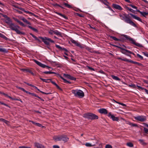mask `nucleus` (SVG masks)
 <instances>
[{
    "mask_svg": "<svg viewBox=\"0 0 148 148\" xmlns=\"http://www.w3.org/2000/svg\"><path fill=\"white\" fill-rule=\"evenodd\" d=\"M55 86L58 89L60 90H61V89L57 84Z\"/></svg>",
    "mask_w": 148,
    "mask_h": 148,
    "instance_id": "63",
    "label": "nucleus"
},
{
    "mask_svg": "<svg viewBox=\"0 0 148 148\" xmlns=\"http://www.w3.org/2000/svg\"><path fill=\"white\" fill-rule=\"evenodd\" d=\"M126 8L127 10H129V11H130L131 12H133V13H134V10H133V9H132L130 8H129V7H126Z\"/></svg>",
    "mask_w": 148,
    "mask_h": 148,
    "instance_id": "39",
    "label": "nucleus"
},
{
    "mask_svg": "<svg viewBox=\"0 0 148 148\" xmlns=\"http://www.w3.org/2000/svg\"><path fill=\"white\" fill-rule=\"evenodd\" d=\"M29 34L30 35H31L36 40L39 41V39L37 38L34 36V35H33V34H32L31 33H30Z\"/></svg>",
    "mask_w": 148,
    "mask_h": 148,
    "instance_id": "38",
    "label": "nucleus"
},
{
    "mask_svg": "<svg viewBox=\"0 0 148 148\" xmlns=\"http://www.w3.org/2000/svg\"><path fill=\"white\" fill-rule=\"evenodd\" d=\"M85 145L87 147H91L93 145H92L91 144L89 143H86L85 144Z\"/></svg>",
    "mask_w": 148,
    "mask_h": 148,
    "instance_id": "44",
    "label": "nucleus"
},
{
    "mask_svg": "<svg viewBox=\"0 0 148 148\" xmlns=\"http://www.w3.org/2000/svg\"><path fill=\"white\" fill-rule=\"evenodd\" d=\"M62 138V135L55 136L53 137V139L55 141H61Z\"/></svg>",
    "mask_w": 148,
    "mask_h": 148,
    "instance_id": "16",
    "label": "nucleus"
},
{
    "mask_svg": "<svg viewBox=\"0 0 148 148\" xmlns=\"http://www.w3.org/2000/svg\"><path fill=\"white\" fill-rule=\"evenodd\" d=\"M21 19L24 22L26 23L27 24L29 25H31V23L30 22L28 21L27 20L25 19L24 17H22L21 18Z\"/></svg>",
    "mask_w": 148,
    "mask_h": 148,
    "instance_id": "23",
    "label": "nucleus"
},
{
    "mask_svg": "<svg viewBox=\"0 0 148 148\" xmlns=\"http://www.w3.org/2000/svg\"><path fill=\"white\" fill-rule=\"evenodd\" d=\"M107 115L110 118L112 119V120L114 121H118L119 120V118L118 117H115L110 112Z\"/></svg>",
    "mask_w": 148,
    "mask_h": 148,
    "instance_id": "11",
    "label": "nucleus"
},
{
    "mask_svg": "<svg viewBox=\"0 0 148 148\" xmlns=\"http://www.w3.org/2000/svg\"><path fill=\"white\" fill-rule=\"evenodd\" d=\"M58 75H59V77H60L61 79H63L64 81V83H68V84H70L71 83V82H69L68 81H67V80H66V79H65L64 78L62 77V76H61V75H59L58 74Z\"/></svg>",
    "mask_w": 148,
    "mask_h": 148,
    "instance_id": "26",
    "label": "nucleus"
},
{
    "mask_svg": "<svg viewBox=\"0 0 148 148\" xmlns=\"http://www.w3.org/2000/svg\"><path fill=\"white\" fill-rule=\"evenodd\" d=\"M53 5L55 7H57V6H58L62 9L64 8L63 7L61 6V5H59L57 3L54 4Z\"/></svg>",
    "mask_w": 148,
    "mask_h": 148,
    "instance_id": "37",
    "label": "nucleus"
},
{
    "mask_svg": "<svg viewBox=\"0 0 148 148\" xmlns=\"http://www.w3.org/2000/svg\"><path fill=\"white\" fill-rule=\"evenodd\" d=\"M35 125L39 127H42V125L38 123H36Z\"/></svg>",
    "mask_w": 148,
    "mask_h": 148,
    "instance_id": "54",
    "label": "nucleus"
},
{
    "mask_svg": "<svg viewBox=\"0 0 148 148\" xmlns=\"http://www.w3.org/2000/svg\"><path fill=\"white\" fill-rule=\"evenodd\" d=\"M138 140L140 142V143L143 145H145L146 144V143L144 142V140L143 139H139Z\"/></svg>",
    "mask_w": 148,
    "mask_h": 148,
    "instance_id": "32",
    "label": "nucleus"
},
{
    "mask_svg": "<svg viewBox=\"0 0 148 148\" xmlns=\"http://www.w3.org/2000/svg\"><path fill=\"white\" fill-rule=\"evenodd\" d=\"M112 46H114V47H117L118 48H119L124 51H125V52H128L130 54H132L133 55H134V53H133L131 51L128 50H127L126 49H124L121 47H120L119 46H117V45H112Z\"/></svg>",
    "mask_w": 148,
    "mask_h": 148,
    "instance_id": "12",
    "label": "nucleus"
},
{
    "mask_svg": "<svg viewBox=\"0 0 148 148\" xmlns=\"http://www.w3.org/2000/svg\"><path fill=\"white\" fill-rule=\"evenodd\" d=\"M129 124L133 127H137L138 125L136 124H134L132 123H130Z\"/></svg>",
    "mask_w": 148,
    "mask_h": 148,
    "instance_id": "46",
    "label": "nucleus"
},
{
    "mask_svg": "<svg viewBox=\"0 0 148 148\" xmlns=\"http://www.w3.org/2000/svg\"><path fill=\"white\" fill-rule=\"evenodd\" d=\"M110 38H112L113 40L115 41H120V39L116 38V37L113 36H110Z\"/></svg>",
    "mask_w": 148,
    "mask_h": 148,
    "instance_id": "34",
    "label": "nucleus"
},
{
    "mask_svg": "<svg viewBox=\"0 0 148 148\" xmlns=\"http://www.w3.org/2000/svg\"><path fill=\"white\" fill-rule=\"evenodd\" d=\"M27 27L28 28H29L32 29V30H33V31H34L35 32H38V30L37 29L35 28H33L31 26L28 25L27 26Z\"/></svg>",
    "mask_w": 148,
    "mask_h": 148,
    "instance_id": "30",
    "label": "nucleus"
},
{
    "mask_svg": "<svg viewBox=\"0 0 148 148\" xmlns=\"http://www.w3.org/2000/svg\"><path fill=\"white\" fill-rule=\"evenodd\" d=\"M19 148H31L30 147H27L26 146H21L19 147Z\"/></svg>",
    "mask_w": 148,
    "mask_h": 148,
    "instance_id": "60",
    "label": "nucleus"
},
{
    "mask_svg": "<svg viewBox=\"0 0 148 148\" xmlns=\"http://www.w3.org/2000/svg\"><path fill=\"white\" fill-rule=\"evenodd\" d=\"M115 102L116 103H118L123 106H126V105L124 104V103H120V102H117V101H115Z\"/></svg>",
    "mask_w": 148,
    "mask_h": 148,
    "instance_id": "43",
    "label": "nucleus"
},
{
    "mask_svg": "<svg viewBox=\"0 0 148 148\" xmlns=\"http://www.w3.org/2000/svg\"><path fill=\"white\" fill-rule=\"evenodd\" d=\"M111 77L114 80L117 81H120V79L117 76H114V75H112Z\"/></svg>",
    "mask_w": 148,
    "mask_h": 148,
    "instance_id": "28",
    "label": "nucleus"
},
{
    "mask_svg": "<svg viewBox=\"0 0 148 148\" xmlns=\"http://www.w3.org/2000/svg\"><path fill=\"white\" fill-rule=\"evenodd\" d=\"M54 12L55 13L59 15L60 16L62 17H63V18H64L66 19H68V18H67V17H66L65 15H64L62 14L61 13L58 12Z\"/></svg>",
    "mask_w": 148,
    "mask_h": 148,
    "instance_id": "24",
    "label": "nucleus"
},
{
    "mask_svg": "<svg viewBox=\"0 0 148 148\" xmlns=\"http://www.w3.org/2000/svg\"><path fill=\"white\" fill-rule=\"evenodd\" d=\"M35 146L37 148H45L43 145L38 143H35Z\"/></svg>",
    "mask_w": 148,
    "mask_h": 148,
    "instance_id": "22",
    "label": "nucleus"
},
{
    "mask_svg": "<svg viewBox=\"0 0 148 148\" xmlns=\"http://www.w3.org/2000/svg\"><path fill=\"white\" fill-rule=\"evenodd\" d=\"M70 79L72 80L75 81L76 80V78L72 76H71L69 79Z\"/></svg>",
    "mask_w": 148,
    "mask_h": 148,
    "instance_id": "50",
    "label": "nucleus"
},
{
    "mask_svg": "<svg viewBox=\"0 0 148 148\" xmlns=\"http://www.w3.org/2000/svg\"><path fill=\"white\" fill-rule=\"evenodd\" d=\"M34 61L39 66L43 68H45L46 67L49 68V67L48 66H46V65L36 60H34Z\"/></svg>",
    "mask_w": 148,
    "mask_h": 148,
    "instance_id": "13",
    "label": "nucleus"
},
{
    "mask_svg": "<svg viewBox=\"0 0 148 148\" xmlns=\"http://www.w3.org/2000/svg\"><path fill=\"white\" fill-rule=\"evenodd\" d=\"M128 86L130 87H132L133 88H136V86L135 85L133 84H131L128 85Z\"/></svg>",
    "mask_w": 148,
    "mask_h": 148,
    "instance_id": "40",
    "label": "nucleus"
},
{
    "mask_svg": "<svg viewBox=\"0 0 148 148\" xmlns=\"http://www.w3.org/2000/svg\"><path fill=\"white\" fill-rule=\"evenodd\" d=\"M137 56L140 59L143 60V57L138 54H137Z\"/></svg>",
    "mask_w": 148,
    "mask_h": 148,
    "instance_id": "51",
    "label": "nucleus"
},
{
    "mask_svg": "<svg viewBox=\"0 0 148 148\" xmlns=\"http://www.w3.org/2000/svg\"><path fill=\"white\" fill-rule=\"evenodd\" d=\"M0 37L6 40L8 39V38L6 37L4 35L2 34L1 33H0Z\"/></svg>",
    "mask_w": 148,
    "mask_h": 148,
    "instance_id": "33",
    "label": "nucleus"
},
{
    "mask_svg": "<svg viewBox=\"0 0 148 148\" xmlns=\"http://www.w3.org/2000/svg\"><path fill=\"white\" fill-rule=\"evenodd\" d=\"M87 67L90 70H91L93 71H95V69L92 68L89 66H87Z\"/></svg>",
    "mask_w": 148,
    "mask_h": 148,
    "instance_id": "56",
    "label": "nucleus"
},
{
    "mask_svg": "<svg viewBox=\"0 0 148 148\" xmlns=\"http://www.w3.org/2000/svg\"><path fill=\"white\" fill-rule=\"evenodd\" d=\"M117 58L119 60H121L122 61H124L129 62L130 63H133L134 64H137L138 66H140L141 65H142V64L141 63H139L133 61L132 60H129L126 58H122L120 57H118V58Z\"/></svg>",
    "mask_w": 148,
    "mask_h": 148,
    "instance_id": "7",
    "label": "nucleus"
},
{
    "mask_svg": "<svg viewBox=\"0 0 148 148\" xmlns=\"http://www.w3.org/2000/svg\"><path fill=\"white\" fill-rule=\"evenodd\" d=\"M1 94H2L3 95H4L6 97H7L9 98L11 100L19 101H21V102H22V101L20 99H18L15 98H12L11 97L8 96V95H7V94H6L4 92H1Z\"/></svg>",
    "mask_w": 148,
    "mask_h": 148,
    "instance_id": "10",
    "label": "nucleus"
},
{
    "mask_svg": "<svg viewBox=\"0 0 148 148\" xmlns=\"http://www.w3.org/2000/svg\"><path fill=\"white\" fill-rule=\"evenodd\" d=\"M137 11L138 12H139L142 16L144 17H146V16L148 15V12H142L140 11L139 10H137Z\"/></svg>",
    "mask_w": 148,
    "mask_h": 148,
    "instance_id": "19",
    "label": "nucleus"
},
{
    "mask_svg": "<svg viewBox=\"0 0 148 148\" xmlns=\"http://www.w3.org/2000/svg\"><path fill=\"white\" fill-rule=\"evenodd\" d=\"M5 22L9 25V28L11 30L15 31L16 33L18 34L24 35L25 33L20 31L19 29L20 27L18 25H15L12 21L11 19L9 18H8L4 20Z\"/></svg>",
    "mask_w": 148,
    "mask_h": 148,
    "instance_id": "1",
    "label": "nucleus"
},
{
    "mask_svg": "<svg viewBox=\"0 0 148 148\" xmlns=\"http://www.w3.org/2000/svg\"><path fill=\"white\" fill-rule=\"evenodd\" d=\"M69 138L66 135H62L61 140L63 141L64 142H66L68 141Z\"/></svg>",
    "mask_w": 148,
    "mask_h": 148,
    "instance_id": "17",
    "label": "nucleus"
},
{
    "mask_svg": "<svg viewBox=\"0 0 148 148\" xmlns=\"http://www.w3.org/2000/svg\"><path fill=\"white\" fill-rule=\"evenodd\" d=\"M54 34H56L59 36H61L62 35L61 33L56 30H54Z\"/></svg>",
    "mask_w": 148,
    "mask_h": 148,
    "instance_id": "25",
    "label": "nucleus"
},
{
    "mask_svg": "<svg viewBox=\"0 0 148 148\" xmlns=\"http://www.w3.org/2000/svg\"><path fill=\"white\" fill-rule=\"evenodd\" d=\"M121 52H122V53H123V54H124L126 55H127V56H129L130 57H131V56L130 55H129V54H126L125 52L121 51Z\"/></svg>",
    "mask_w": 148,
    "mask_h": 148,
    "instance_id": "55",
    "label": "nucleus"
},
{
    "mask_svg": "<svg viewBox=\"0 0 148 148\" xmlns=\"http://www.w3.org/2000/svg\"><path fill=\"white\" fill-rule=\"evenodd\" d=\"M56 47L58 49H59L61 50H62V48L59 45H56Z\"/></svg>",
    "mask_w": 148,
    "mask_h": 148,
    "instance_id": "45",
    "label": "nucleus"
},
{
    "mask_svg": "<svg viewBox=\"0 0 148 148\" xmlns=\"http://www.w3.org/2000/svg\"><path fill=\"white\" fill-rule=\"evenodd\" d=\"M98 112L102 114H106L108 113L107 110L105 108L100 109L98 110Z\"/></svg>",
    "mask_w": 148,
    "mask_h": 148,
    "instance_id": "15",
    "label": "nucleus"
},
{
    "mask_svg": "<svg viewBox=\"0 0 148 148\" xmlns=\"http://www.w3.org/2000/svg\"><path fill=\"white\" fill-rule=\"evenodd\" d=\"M128 14L127 15L126 14H120L119 15L121 19L124 21L126 23H129L135 27H136V25L131 20L130 18L128 17Z\"/></svg>",
    "mask_w": 148,
    "mask_h": 148,
    "instance_id": "2",
    "label": "nucleus"
},
{
    "mask_svg": "<svg viewBox=\"0 0 148 148\" xmlns=\"http://www.w3.org/2000/svg\"><path fill=\"white\" fill-rule=\"evenodd\" d=\"M122 36L125 37L127 40H128L131 43L140 47H143L142 45L136 42L135 40L134 39L130 37V36L125 34H123Z\"/></svg>",
    "mask_w": 148,
    "mask_h": 148,
    "instance_id": "3",
    "label": "nucleus"
},
{
    "mask_svg": "<svg viewBox=\"0 0 148 148\" xmlns=\"http://www.w3.org/2000/svg\"><path fill=\"white\" fill-rule=\"evenodd\" d=\"M126 145L130 147H133V144L131 143H127Z\"/></svg>",
    "mask_w": 148,
    "mask_h": 148,
    "instance_id": "36",
    "label": "nucleus"
},
{
    "mask_svg": "<svg viewBox=\"0 0 148 148\" xmlns=\"http://www.w3.org/2000/svg\"><path fill=\"white\" fill-rule=\"evenodd\" d=\"M19 23V24L21 25V26H23V27H25V25H24V24L23 23H22V22L21 21H19V22H18V23Z\"/></svg>",
    "mask_w": 148,
    "mask_h": 148,
    "instance_id": "48",
    "label": "nucleus"
},
{
    "mask_svg": "<svg viewBox=\"0 0 148 148\" xmlns=\"http://www.w3.org/2000/svg\"><path fill=\"white\" fill-rule=\"evenodd\" d=\"M0 121L3 122L7 124H8L9 123V121L2 118H0Z\"/></svg>",
    "mask_w": 148,
    "mask_h": 148,
    "instance_id": "29",
    "label": "nucleus"
},
{
    "mask_svg": "<svg viewBox=\"0 0 148 148\" xmlns=\"http://www.w3.org/2000/svg\"><path fill=\"white\" fill-rule=\"evenodd\" d=\"M33 88H34L35 89H36L37 90L39 91V92H40L42 93L43 94H45V95H49V94H51V93L50 92H49L48 93H46L44 92L43 91H42L41 90H40L37 87L33 85V86L32 87Z\"/></svg>",
    "mask_w": 148,
    "mask_h": 148,
    "instance_id": "20",
    "label": "nucleus"
},
{
    "mask_svg": "<svg viewBox=\"0 0 148 148\" xmlns=\"http://www.w3.org/2000/svg\"><path fill=\"white\" fill-rule=\"evenodd\" d=\"M129 5V6H130L133 8H134L136 9H137V7L134 5H133L132 4H130Z\"/></svg>",
    "mask_w": 148,
    "mask_h": 148,
    "instance_id": "52",
    "label": "nucleus"
},
{
    "mask_svg": "<svg viewBox=\"0 0 148 148\" xmlns=\"http://www.w3.org/2000/svg\"><path fill=\"white\" fill-rule=\"evenodd\" d=\"M5 50V49H3L2 48H1L0 47V51L2 52H4Z\"/></svg>",
    "mask_w": 148,
    "mask_h": 148,
    "instance_id": "62",
    "label": "nucleus"
},
{
    "mask_svg": "<svg viewBox=\"0 0 148 148\" xmlns=\"http://www.w3.org/2000/svg\"><path fill=\"white\" fill-rule=\"evenodd\" d=\"M144 130L146 133H148V129L145 127L144 128Z\"/></svg>",
    "mask_w": 148,
    "mask_h": 148,
    "instance_id": "59",
    "label": "nucleus"
},
{
    "mask_svg": "<svg viewBox=\"0 0 148 148\" xmlns=\"http://www.w3.org/2000/svg\"><path fill=\"white\" fill-rule=\"evenodd\" d=\"M105 148H112V146L110 145H106L105 146Z\"/></svg>",
    "mask_w": 148,
    "mask_h": 148,
    "instance_id": "47",
    "label": "nucleus"
},
{
    "mask_svg": "<svg viewBox=\"0 0 148 148\" xmlns=\"http://www.w3.org/2000/svg\"><path fill=\"white\" fill-rule=\"evenodd\" d=\"M49 34H50L52 35L54 33V30H50L49 32Z\"/></svg>",
    "mask_w": 148,
    "mask_h": 148,
    "instance_id": "49",
    "label": "nucleus"
},
{
    "mask_svg": "<svg viewBox=\"0 0 148 148\" xmlns=\"http://www.w3.org/2000/svg\"><path fill=\"white\" fill-rule=\"evenodd\" d=\"M76 15L77 16H79L80 17H83L84 16V15H83L81 14H79V13H76Z\"/></svg>",
    "mask_w": 148,
    "mask_h": 148,
    "instance_id": "53",
    "label": "nucleus"
},
{
    "mask_svg": "<svg viewBox=\"0 0 148 148\" xmlns=\"http://www.w3.org/2000/svg\"><path fill=\"white\" fill-rule=\"evenodd\" d=\"M84 117L87 118L88 119H97L98 117L95 114L90 113H87L84 114Z\"/></svg>",
    "mask_w": 148,
    "mask_h": 148,
    "instance_id": "5",
    "label": "nucleus"
},
{
    "mask_svg": "<svg viewBox=\"0 0 148 148\" xmlns=\"http://www.w3.org/2000/svg\"><path fill=\"white\" fill-rule=\"evenodd\" d=\"M71 92L76 97L82 98L84 96V92L82 90H72Z\"/></svg>",
    "mask_w": 148,
    "mask_h": 148,
    "instance_id": "4",
    "label": "nucleus"
},
{
    "mask_svg": "<svg viewBox=\"0 0 148 148\" xmlns=\"http://www.w3.org/2000/svg\"><path fill=\"white\" fill-rule=\"evenodd\" d=\"M50 82H51L55 86L57 84L54 82L52 81L51 79V81H50Z\"/></svg>",
    "mask_w": 148,
    "mask_h": 148,
    "instance_id": "61",
    "label": "nucleus"
},
{
    "mask_svg": "<svg viewBox=\"0 0 148 148\" xmlns=\"http://www.w3.org/2000/svg\"><path fill=\"white\" fill-rule=\"evenodd\" d=\"M134 18L136 19L140 22H142L141 19L138 17L133 14L130 13L129 14Z\"/></svg>",
    "mask_w": 148,
    "mask_h": 148,
    "instance_id": "18",
    "label": "nucleus"
},
{
    "mask_svg": "<svg viewBox=\"0 0 148 148\" xmlns=\"http://www.w3.org/2000/svg\"><path fill=\"white\" fill-rule=\"evenodd\" d=\"M63 5H64L66 7L68 8H72V7L71 5L67 3L64 2L63 3Z\"/></svg>",
    "mask_w": 148,
    "mask_h": 148,
    "instance_id": "31",
    "label": "nucleus"
},
{
    "mask_svg": "<svg viewBox=\"0 0 148 148\" xmlns=\"http://www.w3.org/2000/svg\"><path fill=\"white\" fill-rule=\"evenodd\" d=\"M53 148H60L59 146L58 145H54L53 146Z\"/></svg>",
    "mask_w": 148,
    "mask_h": 148,
    "instance_id": "64",
    "label": "nucleus"
},
{
    "mask_svg": "<svg viewBox=\"0 0 148 148\" xmlns=\"http://www.w3.org/2000/svg\"><path fill=\"white\" fill-rule=\"evenodd\" d=\"M134 118L136 120L140 122L144 121L146 120V117L143 116H135Z\"/></svg>",
    "mask_w": 148,
    "mask_h": 148,
    "instance_id": "8",
    "label": "nucleus"
},
{
    "mask_svg": "<svg viewBox=\"0 0 148 148\" xmlns=\"http://www.w3.org/2000/svg\"><path fill=\"white\" fill-rule=\"evenodd\" d=\"M75 45L77 46L78 47L81 48H83V47L80 44L77 42L75 43Z\"/></svg>",
    "mask_w": 148,
    "mask_h": 148,
    "instance_id": "35",
    "label": "nucleus"
},
{
    "mask_svg": "<svg viewBox=\"0 0 148 148\" xmlns=\"http://www.w3.org/2000/svg\"><path fill=\"white\" fill-rule=\"evenodd\" d=\"M26 70L27 72L29 73L32 75H34V73H33V72L31 70L29 69H27Z\"/></svg>",
    "mask_w": 148,
    "mask_h": 148,
    "instance_id": "41",
    "label": "nucleus"
},
{
    "mask_svg": "<svg viewBox=\"0 0 148 148\" xmlns=\"http://www.w3.org/2000/svg\"><path fill=\"white\" fill-rule=\"evenodd\" d=\"M143 53L145 56L148 57V53L147 52H143Z\"/></svg>",
    "mask_w": 148,
    "mask_h": 148,
    "instance_id": "57",
    "label": "nucleus"
},
{
    "mask_svg": "<svg viewBox=\"0 0 148 148\" xmlns=\"http://www.w3.org/2000/svg\"><path fill=\"white\" fill-rule=\"evenodd\" d=\"M14 7H15L16 8H17L18 9H20V10H22V11L24 12L26 14H28L31 15H33V16H36V15H34L33 13H32L31 12H29L28 11H27L25 10V9L23 8H22L19 7H17L15 5H14Z\"/></svg>",
    "mask_w": 148,
    "mask_h": 148,
    "instance_id": "9",
    "label": "nucleus"
},
{
    "mask_svg": "<svg viewBox=\"0 0 148 148\" xmlns=\"http://www.w3.org/2000/svg\"><path fill=\"white\" fill-rule=\"evenodd\" d=\"M39 38L42 40V41L44 43L47 45H50V42L54 43L53 40H52L50 38H49L45 37L44 38L42 37H40Z\"/></svg>",
    "mask_w": 148,
    "mask_h": 148,
    "instance_id": "6",
    "label": "nucleus"
},
{
    "mask_svg": "<svg viewBox=\"0 0 148 148\" xmlns=\"http://www.w3.org/2000/svg\"><path fill=\"white\" fill-rule=\"evenodd\" d=\"M112 6L114 8L120 10H122L123 9V8L120 6L115 4H113Z\"/></svg>",
    "mask_w": 148,
    "mask_h": 148,
    "instance_id": "14",
    "label": "nucleus"
},
{
    "mask_svg": "<svg viewBox=\"0 0 148 148\" xmlns=\"http://www.w3.org/2000/svg\"><path fill=\"white\" fill-rule=\"evenodd\" d=\"M40 79L42 81L44 82H45L46 83H49L50 82V81H51V79H43L40 77Z\"/></svg>",
    "mask_w": 148,
    "mask_h": 148,
    "instance_id": "27",
    "label": "nucleus"
},
{
    "mask_svg": "<svg viewBox=\"0 0 148 148\" xmlns=\"http://www.w3.org/2000/svg\"><path fill=\"white\" fill-rule=\"evenodd\" d=\"M64 76L65 77L69 79L71 75H69L68 74H64Z\"/></svg>",
    "mask_w": 148,
    "mask_h": 148,
    "instance_id": "42",
    "label": "nucleus"
},
{
    "mask_svg": "<svg viewBox=\"0 0 148 148\" xmlns=\"http://www.w3.org/2000/svg\"><path fill=\"white\" fill-rule=\"evenodd\" d=\"M100 1L101 2L103 3L104 5H106L107 6V8L109 9L110 10L112 11V12H114V11L111 8V7L108 5L107 3H106L104 2L103 1L100 0Z\"/></svg>",
    "mask_w": 148,
    "mask_h": 148,
    "instance_id": "21",
    "label": "nucleus"
},
{
    "mask_svg": "<svg viewBox=\"0 0 148 148\" xmlns=\"http://www.w3.org/2000/svg\"><path fill=\"white\" fill-rule=\"evenodd\" d=\"M71 42L73 43V44H75V43H76V42H77V41H76L75 40H73V39H72L71 40Z\"/></svg>",
    "mask_w": 148,
    "mask_h": 148,
    "instance_id": "58",
    "label": "nucleus"
}]
</instances>
